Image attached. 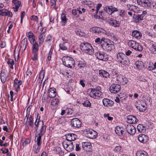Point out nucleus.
Segmentation results:
<instances>
[{"mask_svg":"<svg viewBox=\"0 0 156 156\" xmlns=\"http://www.w3.org/2000/svg\"><path fill=\"white\" fill-rule=\"evenodd\" d=\"M80 47L81 49L84 52L90 55H92L94 53V49L90 44L87 43H81L80 45Z\"/></svg>","mask_w":156,"mask_h":156,"instance_id":"1","label":"nucleus"},{"mask_svg":"<svg viewBox=\"0 0 156 156\" xmlns=\"http://www.w3.org/2000/svg\"><path fill=\"white\" fill-rule=\"evenodd\" d=\"M87 94L90 97L97 99L101 98L102 95V93L100 90L94 88L88 89Z\"/></svg>","mask_w":156,"mask_h":156,"instance_id":"2","label":"nucleus"},{"mask_svg":"<svg viewBox=\"0 0 156 156\" xmlns=\"http://www.w3.org/2000/svg\"><path fill=\"white\" fill-rule=\"evenodd\" d=\"M62 60L63 64L65 66L70 68L74 67L75 62L71 57L69 56L64 57L62 58Z\"/></svg>","mask_w":156,"mask_h":156,"instance_id":"3","label":"nucleus"},{"mask_svg":"<svg viewBox=\"0 0 156 156\" xmlns=\"http://www.w3.org/2000/svg\"><path fill=\"white\" fill-rule=\"evenodd\" d=\"M117 59L118 62L122 65L126 64L129 62L128 58L124 54L122 53H119L117 54Z\"/></svg>","mask_w":156,"mask_h":156,"instance_id":"4","label":"nucleus"},{"mask_svg":"<svg viewBox=\"0 0 156 156\" xmlns=\"http://www.w3.org/2000/svg\"><path fill=\"white\" fill-rule=\"evenodd\" d=\"M128 44L129 46L136 51H141L143 50V48L142 45L134 41L130 40Z\"/></svg>","mask_w":156,"mask_h":156,"instance_id":"5","label":"nucleus"},{"mask_svg":"<svg viewBox=\"0 0 156 156\" xmlns=\"http://www.w3.org/2000/svg\"><path fill=\"white\" fill-rule=\"evenodd\" d=\"M64 148L68 151H71L74 149V146L71 142L64 141L62 143Z\"/></svg>","mask_w":156,"mask_h":156,"instance_id":"6","label":"nucleus"},{"mask_svg":"<svg viewBox=\"0 0 156 156\" xmlns=\"http://www.w3.org/2000/svg\"><path fill=\"white\" fill-rule=\"evenodd\" d=\"M95 55L96 57L100 60L105 61L108 59V57L107 55L101 51L95 52Z\"/></svg>","mask_w":156,"mask_h":156,"instance_id":"7","label":"nucleus"},{"mask_svg":"<svg viewBox=\"0 0 156 156\" xmlns=\"http://www.w3.org/2000/svg\"><path fill=\"white\" fill-rule=\"evenodd\" d=\"M138 5L144 7L151 8V3L148 0H137Z\"/></svg>","mask_w":156,"mask_h":156,"instance_id":"8","label":"nucleus"},{"mask_svg":"<svg viewBox=\"0 0 156 156\" xmlns=\"http://www.w3.org/2000/svg\"><path fill=\"white\" fill-rule=\"evenodd\" d=\"M45 130L46 129H45L44 128H42V129H40V133L38 134L36 136V137H37L36 142L37 143V145H41L42 143L41 138L42 136L44 135Z\"/></svg>","mask_w":156,"mask_h":156,"instance_id":"9","label":"nucleus"},{"mask_svg":"<svg viewBox=\"0 0 156 156\" xmlns=\"http://www.w3.org/2000/svg\"><path fill=\"white\" fill-rule=\"evenodd\" d=\"M85 132L87 137L90 139L95 138L97 136L96 131L93 130L87 129L85 131Z\"/></svg>","mask_w":156,"mask_h":156,"instance_id":"10","label":"nucleus"},{"mask_svg":"<svg viewBox=\"0 0 156 156\" xmlns=\"http://www.w3.org/2000/svg\"><path fill=\"white\" fill-rule=\"evenodd\" d=\"M26 119V121L25 124L26 127H27L28 128V125H29L31 127H33L34 126V119L32 116V115H30L28 119V117L27 114L24 119V121H25Z\"/></svg>","mask_w":156,"mask_h":156,"instance_id":"11","label":"nucleus"},{"mask_svg":"<svg viewBox=\"0 0 156 156\" xmlns=\"http://www.w3.org/2000/svg\"><path fill=\"white\" fill-rule=\"evenodd\" d=\"M121 87L119 84H113L110 87L109 90L111 93L116 94L120 90Z\"/></svg>","mask_w":156,"mask_h":156,"instance_id":"12","label":"nucleus"},{"mask_svg":"<svg viewBox=\"0 0 156 156\" xmlns=\"http://www.w3.org/2000/svg\"><path fill=\"white\" fill-rule=\"evenodd\" d=\"M40 116L37 115V119L34 123L35 126V128L36 131H37L38 129V128L39 127H41L40 129H42V128H44L46 129L45 126H44L43 122L42 121H40Z\"/></svg>","mask_w":156,"mask_h":156,"instance_id":"13","label":"nucleus"},{"mask_svg":"<svg viewBox=\"0 0 156 156\" xmlns=\"http://www.w3.org/2000/svg\"><path fill=\"white\" fill-rule=\"evenodd\" d=\"M71 123L73 127L77 128L80 127L81 125V121L77 118L73 119L71 121Z\"/></svg>","mask_w":156,"mask_h":156,"instance_id":"14","label":"nucleus"},{"mask_svg":"<svg viewBox=\"0 0 156 156\" xmlns=\"http://www.w3.org/2000/svg\"><path fill=\"white\" fill-rule=\"evenodd\" d=\"M126 129L128 133L131 135H134L136 133L135 127L131 124H128L126 126Z\"/></svg>","mask_w":156,"mask_h":156,"instance_id":"15","label":"nucleus"},{"mask_svg":"<svg viewBox=\"0 0 156 156\" xmlns=\"http://www.w3.org/2000/svg\"><path fill=\"white\" fill-rule=\"evenodd\" d=\"M14 82V88L15 90L17 92L20 90V86L22 83V81L19 80L18 79H15Z\"/></svg>","mask_w":156,"mask_h":156,"instance_id":"16","label":"nucleus"},{"mask_svg":"<svg viewBox=\"0 0 156 156\" xmlns=\"http://www.w3.org/2000/svg\"><path fill=\"white\" fill-rule=\"evenodd\" d=\"M90 31H92L95 33H101L105 34L106 31L104 29L99 27H93L90 29Z\"/></svg>","mask_w":156,"mask_h":156,"instance_id":"17","label":"nucleus"},{"mask_svg":"<svg viewBox=\"0 0 156 156\" xmlns=\"http://www.w3.org/2000/svg\"><path fill=\"white\" fill-rule=\"evenodd\" d=\"M0 15L2 16H8L12 17V13L5 9H2L0 10Z\"/></svg>","mask_w":156,"mask_h":156,"instance_id":"18","label":"nucleus"},{"mask_svg":"<svg viewBox=\"0 0 156 156\" xmlns=\"http://www.w3.org/2000/svg\"><path fill=\"white\" fill-rule=\"evenodd\" d=\"M115 132L119 136H122L125 135L124 131L122 127L119 126H117L115 129Z\"/></svg>","mask_w":156,"mask_h":156,"instance_id":"19","label":"nucleus"},{"mask_svg":"<svg viewBox=\"0 0 156 156\" xmlns=\"http://www.w3.org/2000/svg\"><path fill=\"white\" fill-rule=\"evenodd\" d=\"M77 138L76 135L73 133H69L67 134L66 136V141L71 142V141L75 140Z\"/></svg>","mask_w":156,"mask_h":156,"instance_id":"20","label":"nucleus"},{"mask_svg":"<svg viewBox=\"0 0 156 156\" xmlns=\"http://www.w3.org/2000/svg\"><path fill=\"white\" fill-rule=\"evenodd\" d=\"M127 120L128 122L131 123H135L137 121V119L134 116L132 115H129L127 116Z\"/></svg>","mask_w":156,"mask_h":156,"instance_id":"21","label":"nucleus"},{"mask_svg":"<svg viewBox=\"0 0 156 156\" xmlns=\"http://www.w3.org/2000/svg\"><path fill=\"white\" fill-rule=\"evenodd\" d=\"M103 105L105 106H111L114 103V102L108 99L104 98L102 101Z\"/></svg>","mask_w":156,"mask_h":156,"instance_id":"22","label":"nucleus"},{"mask_svg":"<svg viewBox=\"0 0 156 156\" xmlns=\"http://www.w3.org/2000/svg\"><path fill=\"white\" fill-rule=\"evenodd\" d=\"M138 140L140 142L145 143L147 141L148 137L145 135H139L138 137Z\"/></svg>","mask_w":156,"mask_h":156,"instance_id":"23","label":"nucleus"},{"mask_svg":"<svg viewBox=\"0 0 156 156\" xmlns=\"http://www.w3.org/2000/svg\"><path fill=\"white\" fill-rule=\"evenodd\" d=\"M82 145L83 148L86 151H90L92 147L91 143L88 142H83Z\"/></svg>","mask_w":156,"mask_h":156,"instance_id":"24","label":"nucleus"},{"mask_svg":"<svg viewBox=\"0 0 156 156\" xmlns=\"http://www.w3.org/2000/svg\"><path fill=\"white\" fill-rule=\"evenodd\" d=\"M55 89L54 88H51L48 90V96L51 98H53L56 95Z\"/></svg>","mask_w":156,"mask_h":156,"instance_id":"25","label":"nucleus"},{"mask_svg":"<svg viewBox=\"0 0 156 156\" xmlns=\"http://www.w3.org/2000/svg\"><path fill=\"white\" fill-rule=\"evenodd\" d=\"M12 2L15 5V7H13L14 10L15 12H16L18 11L21 5V2L17 0H13Z\"/></svg>","mask_w":156,"mask_h":156,"instance_id":"26","label":"nucleus"},{"mask_svg":"<svg viewBox=\"0 0 156 156\" xmlns=\"http://www.w3.org/2000/svg\"><path fill=\"white\" fill-rule=\"evenodd\" d=\"M38 39L39 40V43L40 44H42L45 39V35L44 32L41 34V33H39Z\"/></svg>","mask_w":156,"mask_h":156,"instance_id":"27","label":"nucleus"},{"mask_svg":"<svg viewBox=\"0 0 156 156\" xmlns=\"http://www.w3.org/2000/svg\"><path fill=\"white\" fill-rule=\"evenodd\" d=\"M27 38H24L21 41V44L20 46V47L22 50L24 51L27 48Z\"/></svg>","mask_w":156,"mask_h":156,"instance_id":"28","label":"nucleus"},{"mask_svg":"<svg viewBox=\"0 0 156 156\" xmlns=\"http://www.w3.org/2000/svg\"><path fill=\"white\" fill-rule=\"evenodd\" d=\"M132 35L133 37H134L136 38H139L141 37L142 34L140 32L135 30L132 32Z\"/></svg>","mask_w":156,"mask_h":156,"instance_id":"29","label":"nucleus"},{"mask_svg":"<svg viewBox=\"0 0 156 156\" xmlns=\"http://www.w3.org/2000/svg\"><path fill=\"white\" fill-rule=\"evenodd\" d=\"M99 74L101 77L107 78L109 76V73L107 71L101 70L99 71Z\"/></svg>","mask_w":156,"mask_h":156,"instance_id":"30","label":"nucleus"},{"mask_svg":"<svg viewBox=\"0 0 156 156\" xmlns=\"http://www.w3.org/2000/svg\"><path fill=\"white\" fill-rule=\"evenodd\" d=\"M60 48L62 50H66L67 49V47L69 46V43H63L59 45Z\"/></svg>","mask_w":156,"mask_h":156,"instance_id":"31","label":"nucleus"},{"mask_svg":"<svg viewBox=\"0 0 156 156\" xmlns=\"http://www.w3.org/2000/svg\"><path fill=\"white\" fill-rule=\"evenodd\" d=\"M116 79L118 81V83L120 84H126L128 82L127 79Z\"/></svg>","mask_w":156,"mask_h":156,"instance_id":"32","label":"nucleus"},{"mask_svg":"<svg viewBox=\"0 0 156 156\" xmlns=\"http://www.w3.org/2000/svg\"><path fill=\"white\" fill-rule=\"evenodd\" d=\"M133 17V18L135 20V22L136 23L140 20H143L144 19V18L142 16H141V15H134Z\"/></svg>","mask_w":156,"mask_h":156,"instance_id":"33","label":"nucleus"},{"mask_svg":"<svg viewBox=\"0 0 156 156\" xmlns=\"http://www.w3.org/2000/svg\"><path fill=\"white\" fill-rule=\"evenodd\" d=\"M32 44L33 45L32 47V52H37L38 50V44L36 42Z\"/></svg>","mask_w":156,"mask_h":156,"instance_id":"34","label":"nucleus"},{"mask_svg":"<svg viewBox=\"0 0 156 156\" xmlns=\"http://www.w3.org/2000/svg\"><path fill=\"white\" fill-rule=\"evenodd\" d=\"M112 43V41H111L110 40H106L105 42H103L102 43L101 45L102 47L104 49H105L108 45L109 44Z\"/></svg>","mask_w":156,"mask_h":156,"instance_id":"35","label":"nucleus"},{"mask_svg":"<svg viewBox=\"0 0 156 156\" xmlns=\"http://www.w3.org/2000/svg\"><path fill=\"white\" fill-rule=\"evenodd\" d=\"M137 129L139 132L140 133H144L145 130V127L142 125L139 124L137 126Z\"/></svg>","mask_w":156,"mask_h":156,"instance_id":"36","label":"nucleus"},{"mask_svg":"<svg viewBox=\"0 0 156 156\" xmlns=\"http://www.w3.org/2000/svg\"><path fill=\"white\" fill-rule=\"evenodd\" d=\"M135 65L137 69H140L143 66V63L141 61H137Z\"/></svg>","mask_w":156,"mask_h":156,"instance_id":"37","label":"nucleus"},{"mask_svg":"<svg viewBox=\"0 0 156 156\" xmlns=\"http://www.w3.org/2000/svg\"><path fill=\"white\" fill-rule=\"evenodd\" d=\"M61 23L62 25H65L66 23L67 19L66 15L64 14H62L61 15Z\"/></svg>","mask_w":156,"mask_h":156,"instance_id":"38","label":"nucleus"},{"mask_svg":"<svg viewBox=\"0 0 156 156\" xmlns=\"http://www.w3.org/2000/svg\"><path fill=\"white\" fill-rule=\"evenodd\" d=\"M109 23L112 26L115 27H118L119 26V24L116 20H111Z\"/></svg>","mask_w":156,"mask_h":156,"instance_id":"39","label":"nucleus"},{"mask_svg":"<svg viewBox=\"0 0 156 156\" xmlns=\"http://www.w3.org/2000/svg\"><path fill=\"white\" fill-rule=\"evenodd\" d=\"M106 34L111 39L114 41L116 40V36L113 34L111 33L110 32H108L106 33Z\"/></svg>","mask_w":156,"mask_h":156,"instance_id":"40","label":"nucleus"},{"mask_svg":"<svg viewBox=\"0 0 156 156\" xmlns=\"http://www.w3.org/2000/svg\"><path fill=\"white\" fill-rule=\"evenodd\" d=\"M40 145H36L34 146L33 147V150L35 153L37 154L39 151L40 148Z\"/></svg>","mask_w":156,"mask_h":156,"instance_id":"41","label":"nucleus"},{"mask_svg":"<svg viewBox=\"0 0 156 156\" xmlns=\"http://www.w3.org/2000/svg\"><path fill=\"white\" fill-rule=\"evenodd\" d=\"M147 153L145 151H138L136 153V156H147Z\"/></svg>","mask_w":156,"mask_h":156,"instance_id":"42","label":"nucleus"},{"mask_svg":"<svg viewBox=\"0 0 156 156\" xmlns=\"http://www.w3.org/2000/svg\"><path fill=\"white\" fill-rule=\"evenodd\" d=\"M136 107L140 112H144L146 109V105H141L140 106H138Z\"/></svg>","mask_w":156,"mask_h":156,"instance_id":"43","label":"nucleus"},{"mask_svg":"<svg viewBox=\"0 0 156 156\" xmlns=\"http://www.w3.org/2000/svg\"><path fill=\"white\" fill-rule=\"evenodd\" d=\"M59 103L58 99V98H54L52 99L51 102V104L53 106H55L58 105Z\"/></svg>","mask_w":156,"mask_h":156,"instance_id":"44","label":"nucleus"},{"mask_svg":"<svg viewBox=\"0 0 156 156\" xmlns=\"http://www.w3.org/2000/svg\"><path fill=\"white\" fill-rule=\"evenodd\" d=\"M7 63L8 65H10V67L11 68L13 69V66L14 64V62L13 59H9L8 61L7 62Z\"/></svg>","mask_w":156,"mask_h":156,"instance_id":"45","label":"nucleus"},{"mask_svg":"<svg viewBox=\"0 0 156 156\" xmlns=\"http://www.w3.org/2000/svg\"><path fill=\"white\" fill-rule=\"evenodd\" d=\"M78 11L80 14H82V12L81 10V9L79 8V9H73L72 11V13L73 15L75 16H76V17H77V12Z\"/></svg>","mask_w":156,"mask_h":156,"instance_id":"46","label":"nucleus"},{"mask_svg":"<svg viewBox=\"0 0 156 156\" xmlns=\"http://www.w3.org/2000/svg\"><path fill=\"white\" fill-rule=\"evenodd\" d=\"M111 7V6H106L104 8V10L108 14H112V12Z\"/></svg>","mask_w":156,"mask_h":156,"instance_id":"47","label":"nucleus"},{"mask_svg":"<svg viewBox=\"0 0 156 156\" xmlns=\"http://www.w3.org/2000/svg\"><path fill=\"white\" fill-rule=\"evenodd\" d=\"M54 51V48L52 47L51 48L48 54V61H49L51 60V55L52 53V52Z\"/></svg>","mask_w":156,"mask_h":156,"instance_id":"48","label":"nucleus"},{"mask_svg":"<svg viewBox=\"0 0 156 156\" xmlns=\"http://www.w3.org/2000/svg\"><path fill=\"white\" fill-rule=\"evenodd\" d=\"M151 52L154 54H156V44H153L150 48Z\"/></svg>","mask_w":156,"mask_h":156,"instance_id":"49","label":"nucleus"},{"mask_svg":"<svg viewBox=\"0 0 156 156\" xmlns=\"http://www.w3.org/2000/svg\"><path fill=\"white\" fill-rule=\"evenodd\" d=\"M32 73L31 70L28 69L26 72V77L27 78H31L32 77Z\"/></svg>","mask_w":156,"mask_h":156,"instance_id":"50","label":"nucleus"},{"mask_svg":"<svg viewBox=\"0 0 156 156\" xmlns=\"http://www.w3.org/2000/svg\"><path fill=\"white\" fill-rule=\"evenodd\" d=\"M114 150L115 152L119 153L122 151V149H121V147L120 146H116L115 147Z\"/></svg>","mask_w":156,"mask_h":156,"instance_id":"51","label":"nucleus"},{"mask_svg":"<svg viewBox=\"0 0 156 156\" xmlns=\"http://www.w3.org/2000/svg\"><path fill=\"white\" fill-rule=\"evenodd\" d=\"M112 43H111L108 45L105 49H106L108 51H111L114 48V45L112 44Z\"/></svg>","mask_w":156,"mask_h":156,"instance_id":"52","label":"nucleus"},{"mask_svg":"<svg viewBox=\"0 0 156 156\" xmlns=\"http://www.w3.org/2000/svg\"><path fill=\"white\" fill-rule=\"evenodd\" d=\"M102 4L100 3H98L97 5L96 9V11L95 12V13H94V15H96L97 14L98 10H99V9L101 7Z\"/></svg>","mask_w":156,"mask_h":156,"instance_id":"53","label":"nucleus"},{"mask_svg":"<svg viewBox=\"0 0 156 156\" xmlns=\"http://www.w3.org/2000/svg\"><path fill=\"white\" fill-rule=\"evenodd\" d=\"M45 73V72L44 70L41 71L40 72L38 78H44Z\"/></svg>","mask_w":156,"mask_h":156,"instance_id":"54","label":"nucleus"},{"mask_svg":"<svg viewBox=\"0 0 156 156\" xmlns=\"http://www.w3.org/2000/svg\"><path fill=\"white\" fill-rule=\"evenodd\" d=\"M153 66V63L151 62H149L148 66V69L149 70L151 71L154 69Z\"/></svg>","mask_w":156,"mask_h":156,"instance_id":"55","label":"nucleus"},{"mask_svg":"<svg viewBox=\"0 0 156 156\" xmlns=\"http://www.w3.org/2000/svg\"><path fill=\"white\" fill-rule=\"evenodd\" d=\"M30 142V140L29 139H26L23 143V146H26L27 145L29 144Z\"/></svg>","mask_w":156,"mask_h":156,"instance_id":"56","label":"nucleus"},{"mask_svg":"<svg viewBox=\"0 0 156 156\" xmlns=\"http://www.w3.org/2000/svg\"><path fill=\"white\" fill-rule=\"evenodd\" d=\"M34 56L32 58V59L33 61H36L37 59V52H33Z\"/></svg>","mask_w":156,"mask_h":156,"instance_id":"57","label":"nucleus"},{"mask_svg":"<svg viewBox=\"0 0 156 156\" xmlns=\"http://www.w3.org/2000/svg\"><path fill=\"white\" fill-rule=\"evenodd\" d=\"M58 121L61 124H63L66 122L65 118L63 117H62L60 118Z\"/></svg>","mask_w":156,"mask_h":156,"instance_id":"58","label":"nucleus"},{"mask_svg":"<svg viewBox=\"0 0 156 156\" xmlns=\"http://www.w3.org/2000/svg\"><path fill=\"white\" fill-rule=\"evenodd\" d=\"M52 37L51 36L48 35L45 41V42H50L52 40Z\"/></svg>","mask_w":156,"mask_h":156,"instance_id":"59","label":"nucleus"},{"mask_svg":"<svg viewBox=\"0 0 156 156\" xmlns=\"http://www.w3.org/2000/svg\"><path fill=\"white\" fill-rule=\"evenodd\" d=\"M76 34L77 35H78L81 36H83L84 35V33L83 32H82L80 30H77Z\"/></svg>","mask_w":156,"mask_h":156,"instance_id":"60","label":"nucleus"},{"mask_svg":"<svg viewBox=\"0 0 156 156\" xmlns=\"http://www.w3.org/2000/svg\"><path fill=\"white\" fill-rule=\"evenodd\" d=\"M104 12L102 11H100L99 12L98 15L99 18H100L104 19V18L103 16L104 15Z\"/></svg>","mask_w":156,"mask_h":156,"instance_id":"61","label":"nucleus"},{"mask_svg":"<svg viewBox=\"0 0 156 156\" xmlns=\"http://www.w3.org/2000/svg\"><path fill=\"white\" fill-rule=\"evenodd\" d=\"M126 13V12L124 10H120V11L119 12V15L120 16L123 17L125 16Z\"/></svg>","mask_w":156,"mask_h":156,"instance_id":"62","label":"nucleus"},{"mask_svg":"<svg viewBox=\"0 0 156 156\" xmlns=\"http://www.w3.org/2000/svg\"><path fill=\"white\" fill-rule=\"evenodd\" d=\"M90 103L89 101H86L83 103V105L85 106L88 107L90 106Z\"/></svg>","mask_w":156,"mask_h":156,"instance_id":"63","label":"nucleus"},{"mask_svg":"<svg viewBox=\"0 0 156 156\" xmlns=\"http://www.w3.org/2000/svg\"><path fill=\"white\" fill-rule=\"evenodd\" d=\"M31 20H33L37 22L38 20V18L37 16H31Z\"/></svg>","mask_w":156,"mask_h":156,"instance_id":"64","label":"nucleus"}]
</instances>
